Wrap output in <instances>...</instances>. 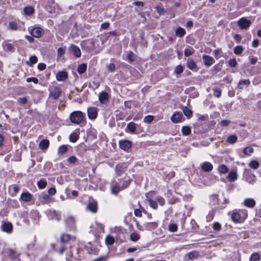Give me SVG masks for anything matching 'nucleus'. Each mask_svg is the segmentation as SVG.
I'll list each match as a JSON object with an SVG mask.
<instances>
[{
    "mask_svg": "<svg viewBox=\"0 0 261 261\" xmlns=\"http://www.w3.org/2000/svg\"><path fill=\"white\" fill-rule=\"evenodd\" d=\"M70 120L71 122L75 124H80L84 121V115L82 112L77 111L70 114Z\"/></svg>",
    "mask_w": 261,
    "mask_h": 261,
    "instance_id": "nucleus-1",
    "label": "nucleus"
},
{
    "mask_svg": "<svg viewBox=\"0 0 261 261\" xmlns=\"http://www.w3.org/2000/svg\"><path fill=\"white\" fill-rule=\"evenodd\" d=\"M48 90L49 91V97L55 100H57L61 95L62 90L58 86H50L49 87Z\"/></svg>",
    "mask_w": 261,
    "mask_h": 261,
    "instance_id": "nucleus-2",
    "label": "nucleus"
},
{
    "mask_svg": "<svg viewBox=\"0 0 261 261\" xmlns=\"http://www.w3.org/2000/svg\"><path fill=\"white\" fill-rule=\"evenodd\" d=\"M237 23L241 29L246 30L250 26L251 23L250 20L245 17H242L238 21Z\"/></svg>",
    "mask_w": 261,
    "mask_h": 261,
    "instance_id": "nucleus-3",
    "label": "nucleus"
},
{
    "mask_svg": "<svg viewBox=\"0 0 261 261\" xmlns=\"http://www.w3.org/2000/svg\"><path fill=\"white\" fill-rule=\"evenodd\" d=\"M88 118L91 120H94L97 116V110L95 107H89L87 109Z\"/></svg>",
    "mask_w": 261,
    "mask_h": 261,
    "instance_id": "nucleus-4",
    "label": "nucleus"
},
{
    "mask_svg": "<svg viewBox=\"0 0 261 261\" xmlns=\"http://www.w3.org/2000/svg\"><path fill=\"white\" fill-rule=\"evenodd\" d=\"M87 210L91 213H96L97 210V204L96 201L94 200H90L87 206Z\"/></svg>",
    "mask_w": 261,
    "mask_h": 261,
    "instance_id": "nucleus-5",
    "label": "nucleus"
},
{
    "mask_svg": "<svg viewBox=\"0 0 261 261\" xmlns=\"http://www.w3.org/2000/svg\"><path fill=\"white\" fill-rule=\"evenodd\" d=\"M202 59L204 65L207 67L211 66L215 62L214 58L208 55H203Z\"/></svg>",
    "mask_w": 261,
    "mask_h": 261,
    "instance_id": "nucleus-6",
    "label": "nucleus"
},
{
    "mask_svg": "<svg viewBox=\"0 0 261 261\" xmlns=\"http://www.w3.org/2000/svg\"><path fill=\"white\" fill-rule=\"evenodd\" d=\"M99 101L103 105H106L109 101V95L106 92H101L99 94Z\"/></svg>",
    "mask_w": 261,
    "mask_h": 261,
    "instance_id": "nucleus-7",
    "label": "nucleus"
},
{
    "mask_svg": "<svg viewBox=\"0 0 261 261\" xmlns=\"http://www.w3.org/2000/svg\"><path fill=\"white\" fill-rule=\"evenodd\" d=\"M43 32V30L40 27H35L32 29L31 34L33 37L39 38L40 37Z\"/></svg>",
    "mask_w": 261,
    "mask_h": 261,
    "instance_id": "nucleus-8",
    "label": "nucleus"
},
{
    "mask_svg": "<svg viewBox=\"0 0 261 261\" xmlns=\"http://www.w3.org/2000/svg\"><path fill=\"white\" fill-rule=\"evenodd\" d=\"M119 147L124 150H128L132 146V143L128 140H120L119 142Z\"/></svg>",
    "mask_w": 261,
    "mask_h": 261,
    "instance_id": "nucleus-9",
    "label": "nucleus"
},
{
    "mask_svg": "<svg viewBox=\"0 0 261 261\" xmlns=\"http://www.w3.org/2000/svg\"><path fill=\"white\" fill-rule=\"evenodd\" d=\"M70 51L72 53L75 57L79 58L81 56V50L79 47L74 44H71L69 47Z\"/></svg>",
    "mask_w": 261,
    "mask_h": 261,
    "instance_id": "nucleus-10",
    "label": "nucleus"
},
{
    "mask_svg": "<svg viewBox=\"0 0 261 261\" xmlns=\"http://www.w3.org/2000/svg\"><path fill=\"white\" fill-rule=\"evenodd\" d=\"M56 79L58 81H64L66 80L68 77V73L65 71H59L56 74Z\"/></svg>",
    "mask_w": 261,
    "mask_h": 261,
    "instance_id": "nucleus-11",
    "label": "nucleus"
},
{
    "mask_svg": "<svg viewBox=\"0 0 261 261\" xmlns=\"http://www.w3.org/2000/svg\"><path fill=\"white\" fill-rule=\"evenodd\" d=\"M202 170L204 172H210L213 169V165L208 162H205L201 165Z\"/></svg>",
    "mask_w": 261,
    "mask_h": 261,
    "instance_id": "nucleus-12",
    "label": "nucleus"
},
{
    "mask_svg": "<svg viewBox=\"0 0 261 261\" xmlns=\"http://www.w3.org/2000/svg\"><path fill=\"white\" fill-rule=\"evenodd\" d=\"M3 231L7 233H11L13 230L12 224L10 222H5L2 225Z\"/></svg>",
    "mask_w": 261,
    "mask_h": 261,
    "instance_id": "nucleus-13",
    "label": "nucleus"
},
{
    "mask_svg": "<svg viewBox=\"0 0 261 261\" xmlns=\"http://www.w3.org/2000/svg\"><path fill=\"white\" fill-rule=\"evenodd\" d=\"M187 67L191 70H196L197 68V64L196 62L192 58L188 59L186 63Z\"/></svg>",
    "mask_w": 261,
    "mask_h": 261,
    "instance_id": "nucleus-14",
    "label": "nucleus"
},
{
    "mask_svg": "<svg viewBox=\"0 0 261 261\" xmlns=\"http://www.w3.org/2000/svg\"><path fill=\"white\" fill-rule=\"evenodd\" d=\"M182 115L179 113H174L171 117V120L173 123H178L181 121Z\"/></svg>",
    "mask_w": 261,
    "mask_h": 261,
    "instance_id": "nucleus-15",
    "label": "nucleus"
},
{
    "mask_svg": "<svg viewBox=\"0 0 261 261\" xmlns=\"http://www.w3.org/2000/svg\"><path fill=\"white\" fill-rule=\"evenodd\" d=\"M136 130V125L133 122L128 123L125 128V131L130 133H134Z\"/></svg>",
    "mask_w": 261,
    "mask_h": 261,
    "instance_id": "nucleus-16",
    "label": "nucleus"
},
{
    "mask_svg": "<svg viewBox=\"0 0 261 261\" xmlns=\"http://www.w3.org/2000/svg\"><path fill=\"white\" fill-rule=\"evenodd\" d=\"M250 85V81L249 80H240L238 84V87L240 89H243L244 87H248Z\"/></svg>",
    "mask_w": 261,
    "mask_h": 261,
    "instance_id": "nucleus-17",
    "label": "nucleus"
},
{
    "mask_svg": "<svg viewBox=\"0 0 261 261\" xmlns=\"http://www.w3.org/2000/svg\"><path fill=\"white\" fill-rule=\"evenodd\" d=\"M231 217L233 221L235 222H239L241 220L240 214L237 210L232 212Z\"/></svg>",
    "mask_w": 261,
    "mask_h": 261,
    "instance_id": "nucleus-18",
    "label": "nucleus"
},
{
    "mask_svg": "<svg viewBox=\"0 0 261 261\" xmlns=\"http://www.w3.org/2000/svg\"><path fill=\"white\" fill-rule=\"evenodd\" d=\"M49 144V141L48 140L43 139L40 142L39 147L42 150H45L48 147Z\"/></svg>",
    "mask_w": 261,
    "mask_h": 261,
    "instance_id": "nucleus-19",
    "label": "nucleus"
},
{
    "mask_svg": "<svg viewBox=\"0 0 261 261\" xmlns=\"http://www.w3.org/2000/svg\"><path fill=\"white\" fill-rule=\"evenodd\" d=\"M237 171L234 170H231L227 176V178L230 181H234L237 179Z\"/></svg>",
    "mask_w": 261,
    "mask_h": 261,
    "instance_id": "nucleus-20",
    "label": "nucleus"
},
{
    "mask_svg": "<svg viewBox=\"0 0 261 261\" xmlns=\"http://www.w3.org/2000/svg\"><path fill=\"white\" fill-rule=\"evenodd\" d=\"M20 198L24 202H29L32 198V195L29 192H24L21 194Z\"/></svg>",
    "mask_w": 261,
    "mask_h": 261,
    "instance_id": "nucleus-21",
    "label": "nucleus"
},
{
    "mask_svg": "<svg viewBox=\"0 0 261 261\" xmlns=\"http://www.w3.org/2000/svg\"><path fill=\"white\" fill-rule=\"evenodd\" d=\"M244 204L249 207H253L255 204V200L252 198H247L244 201Z\"/></svg>",
    "mask_w": 261,
    "mask_h": 261,
    "instance_id": "nucleus-22",
    "label": "nucleus"
},
{
    "mask_svg": "<svg viewBox=\"0 0 261 261\" xmlns=\"http://www.w3.org/2000/svg\"><path fill=\"white\" fill-rule=\"evenodd\" d=\"M123 190L121 186L120 187L117 184H116L111 187V193L115 195H117L119 192Z\"/></svg>",
    "mask_w": 261,
    "mask_h": 261,
    "instance_id": "nucleus-23",
    "label": "nucleus"
},
{
    "mask_svg": "<svg viewBox=\"0 0 261 261\" xmlns=\"http://www.w3.org/2000/svg\"><path fill=\"white\" fill-rule=\"evenodd\" d=\"M186 34V31L184 29L178 27L175 30V34L177 36L179 37H183Z\"/></svg>",
    "mask_w": 261,
    "mask_h": 261,
    "instance_id": "nucleus-24",
    "label": "nucleus"
},
{
    "mask_svg": "<svg viewBox=\"0 0 261 261\" xmlns=\"http://www.w3.org/2000/svg\"><path fill=\"white\" fill-rule=\"evenodd\" d=\"M38 61V58L35 56H32L30 57L29 61L26 62V64L32 66V65L36 63Z\"/></svg>",
    "mask_w": 261,
    "mask_h": 261,
    "instance_id": "nucleus-25",
    "label": "nucleus"
},
{
    "mask_svg": "<svg viewBox=\"0 0 261 261\" xmlns=\"http://www.w3.org/2000/svg\"><path fill=\"white\" fill-rule=\"evenodd\" d=\"M87 69V64L85 63H82L79 65L77 67V72L80 74H82L86 71Z\"/></svg>",
    "mask_w": 261,
    "mask_h": 261,
    "instance_id": "nucleus-26",
    "label": "nucleus"
},
{
    "mask_svg": "<svg viewBox=\"0 0 261 261\" xmlns=\"http://www.w3.org/2000/svg\"><path fill=\"white\" fill-rule=\"evenodd\" d=\"M218 170L221 174H225L228 171V168L225 165L222 164L219 166Z\"/></svg>",
    "mask_w": 261,
    "mask_h": 261,
    "instance_id": "nucleus-27",
    "label": "nucleus"
},
{
    "mask_svg": "<svg viewBox=\"0 0 261 261\" xmlns=\"http://www.w3.org/2000/svg\"><path fill=\"white\" fill-rule=\"evenodd\" d=\"M186 255L188 256V258L192 260L194 259L197 258V257L198 256V253L196 251H191V252L187 253Z\"/></svg>",
    "mask_w": 261,
    "mask_h": 261,
    "instance_id": "nucleus-28",
    "label": "nucleus"
},
{
    "mask_svg": "<svg viewBox=\"0 0 261 261\" xmlns=\"http://www.w3.org/2000/svg\"><path fill=\"white\" fill-rule=\"evenodd\" d=\"M24 12L26 15H31L34 13V9L31 6L25 7L24 8Z\"/></svg>",
    "mask_w": 261,
    "mask_h": 261,
    "instance_id": "nucleus-29",
    "label": "nucleus"
},
{
    "mask_svg": "<svg viewBox=\"0 0 261 261\" xmlns=\"http://www.w3.org/2000/svg\"><path fill=\"white\" fill-rule=\"evenodd\" d=\"M71 239L70 235L68 234H63L60 238V241L62 243H67L69 242Z\"/></svg>",
    "mask_w": 261,
    "mask_h": 261,
    "instance_id": "nucleus-30",
    "label": "nucleus"
},
{
    "mask_svg": "<svg viewBox=\"0 0 261 261\" xmlns=\"http://www.w3.org/2000/svg\"><path fill=\"white\" fill-rule=\"evenodd\" d=\"M238 140V137L235 135H230L228 137L227 139V141L230 144H234Z\"/></svg>",
    "mask_w": 261,
    "mask_h": 261,
    "instance_id": "nucleus-31",
    "label": "nucleus"
},
{
    "mask_svg": "<svg viewBox=\"0 0 261 261\" xmlns=\"http://www.w3.org/2000/svg\"><path fill=\"white\" fill-rule=\"evenodd\" d=\"M191 130L190 127L187 126H182L181 133L184 136H188L191 134Z\"/></svg>",
    "mask_w": 261,
    "mask_h": 261,
    "instance_id": "nucleus-32",
    "label": "nucleus"
},
{
    "mask_svg": "<svg viewBox=\"0 0 261 261\" xmlns=\"http://www.w3.org/2000/svg\"><path fill=\"white\" fill-rule=\"evenodd\" d=\"M83 45H87L89 49H91L94 48V42L92 40H87L85 41H84L82 43Z\"/></svg>",
    "mask_w": 261,
    "mask_h": 261,
    "instance_id": "nucleus-33",
    "label": "nucleus"
},
{
    "mask_svg": "<svg viewBox=\"0 0 261 261\" xmlns=\"http://www.w3.org/2000/svg\"><path fill=\"white\" fill-rule=\"evenodd\" d=\"M182 111L188 118H190L192 115V111L187 107H183Z\"/></svg>",
    "mask_w": 261,
    "mask_h": 261,
    "instance_id": "nucleus-34",
    "label": "nucleus"
},
{
    "mask_svg": "<svg viewBox=\"0 0 261 261\" xmlns=\"http://www.w3.org/2000/svg\"><path fill=\"white\" fill-rule=\"evenodd\" d=\"M244 48L241 45H238L236 46L234 48V53L236 55H240L243 51Z\"/></svg>",
    "mask_w": 261,
    "mask_h": 261,
    "instance_id": "nucleus-35",
    "label": "nucleus"
},
{
    "mask_svg": "<svg viewBox=\"0 0 261 261\" xmlns=\"http://www.w3.org/2000/svg\"><path fill=\"white\" fill-rule=\"evenodd\" d=\"M194 53V49L190 47L189 48H186L184 50V55L186 57H189L192 55Z\"/></svg>",
    "mask_w": 261,
    "mask_h": 261,
    "instance_id": "nucleus-36",
    "label": "nucleus"
},
{
    "mask_svg": "<svg viewBox=\"0 0 261 261\" xmlns=\"http://www.w3.org/2000/svg\"><path fill=\"white\" fill-rule=\"evenodd\" d=\"M39 189H44L47 185V182L45 179H41L37 182Z\"/></svg>",
    "mask_w": 261,
    "mask_h": 261,
    "instance_id": "nucleus-37",
    "label": "nucleus"
},
{
    "mask_svg": "<svg viewBox=\"0 0 261 261\" xmlns=\"http://www.w3.org/2000/svg\"><path fill=\"white\" fill-rule=\"evenodd\" d=\"M249 166L251 168L256 169L259 167V163L257 161L252 160L249 163Z\"/></svg>",
    "mask_w": 261,
    "mask_h": 261,
    "instance_id": "nucleus-38",
    "label": "nucleus"
},
{
    "mask_svg": "<svg viewBox=\"0 0 261 261\" xmlns=\"http://www.w3.org/2000/svg\"><path fill=\"white\" fill-rule=\"evenodd\" d=\"M222 51L221 49H215L213 51V55L215 58L218 59L222 56Z\"/></svg>",
    "mask_w": 261,
    "mask_h": 261,
    "instance_id": "nucleus-39",
    "label": "nucleus"
},
{
    "mask_svg": "<svg viewBox=\"0 0 261 261\" xmlns=\"http://www.w3.org/2000/svg\"><path fill=\"white\" fill-rule=\"evenodd\" d=\"M259 255L257 252L253 253L250 258L249 261H259Z\"/></svg>",
    "mask_w": 261,
    "mask_h": 261,
    "instance_id": "nucleus-40",
    "label": "nucleus"
},
{
    "mask_svg": "<svg viewBox=\"0 0 261 261\" xmlns=\"http://www.w3.org/2000/svg\"><path fill=\"white\" fill-rule=\"evenodd\" d=\"M42 202L48 204L51 202V198L47 194H44L42 197Z\"/></svg>",
    "mask_w": 261,
    "mask_h": 261,
    "instance_id": "nucleus-41",
    "label": "nucleus"
},
{
    "mask_svg": "<svg viewBox=\"0 0 261 261\" xmlns=\"http://www.w3.org/2000/svg\"><path fill=\"white\" fill-rule=\"evenodd\" d=\"M247 181L249 184H253L256 180V177L253 174H250L246 177Z\"/></svg>",
    "mask_w": 261,
    "mask_h": 261,
    "instance_id": "nucleus-42",
    "label": "nucleus"
},
{
    "mask_svg": "<svg viewBox=\"0 0 261 261\" xmlns=\"http://www.w3.org/2000/svg\"><path fill=\"white\" fill-rule=\"evenodd\" d=\"M105 242L107 245H111L114 243V239L112 236H108L106 237Z\"/></svg>",
    "mask_w": 261,
    "mask_h": 261,
    "instance_id": "nucleus-43",
    "label": "nucleus"
},
{
    "mask_svg": "<svg viewBox=\"0 0 261 261\" xmlns=\"http://www.w3.org/2000/svg\"><path fill=\"white\" fill-rule=\"evenodd\" d=\"M253 152V148L250 147H245L243 150V153L247 155H250Z\"/></svg>",
    "mask_w": 261,
    "mask_h": 261,
    "instance_id": "nucleus-44",
    "label": "nucleus"
},
{
    "mask_svg": "<svg viewBox=\"0 0 261 261\" xmlns=\"http://www.w3.org/2000/svg\"><path fill=\"white\" fill-rule=\"evenodd\" d=\"M184 68L182 66L179 65L174 68V73L176 74H179L183 72Z\"/></svg>",
    "mask_w": 261,
    "mask_h": 261,
    "instance_id": "nucleus-45",
    "label": "nucleus"
},
{
    "mask_svg": "<svg viewBox=\"0 0 261 261\" xmlns=\"http://www.w3.org/2000/svg\"><path fill=\"white\" fill-rule=\"evenodd\" d=\"M67 151V147L65 145H62L58 148V153L63 154Z\"/></svg>",
    "mask_w": 261,
    "mask_h": 261,
    "instance_id": "nucleus-46",
    "label": "nucleus"
},
{
    "mask_svg": "<svg viewBox=\"0 0 261 261\" xmlns=\"http://www.w3.org/2000/svg\"><path fill=\"white\" fill-rule=\"evenodd\" d=\"M17 102L20 105H23L27 103L28 98L26 97H19L17 99Z\"/></svg>",
    "mask_w": 261,
    "mask_h": 261,
    "instance_id": "nucleus-47",
    "label": "nucleus"
},
{
    "mask_svg": "<svg viewBox=\"0 0 261 261\" xmlns=\"http://www.w3.org/2000/svg\"><path fill=\"white\" fill-rule=\"evenodd\" d=\"M4 48L7 51H14V47L10 43L5 44Z\"/></svg>",
    "mask_w": 261,
    "mask_h": 261,
    "instance_id": "nucleus-48",
    "label": "nucleus"
},
{
    "mask_svg": "<svg viewBox=\"0 0 261 261\" xmlns=\"http://www.w3.org/2000/svg\"><path fill=\"white\" fill-rule=\"evenodd\" d=\"M130 239L132 241L136 242L140 239V236L137 233H133L130 234Z\"/></svg>",
    "mask_w": 261,
    "mask_h": 261,
    "instance_id": "nucleus-49",
    "label": "nucleus"
},
{
    "mask_svg": "<svg viewBox=\"0 0 261 261\" xmlns=\"http://www.w3.org/2000/svg\"><path fill=\"white\" fill-rule=\"evenodd\" d=\"M214 93L213 94L214 96L216 97H220L221 95V90L217 88H213V89Z\"/></svg>",
    "mask_w": 261,
    "mask_h": 261,
    "instance_id": "nucleus-50",
    "label": "nucleus"
},
{
    "mask_svg": "<svg viewBox=\"0 0 261 261\" xmlns=\"http://www.w3.org/2000/svg\"><path fill=\"white\" fill-rule=\"evenodd\" d=\"M154 117L152 115H147L144 118V122L149 123L153 121Z\"/></svg>",
    "mask_w": 261,
    "mask_h": 261,
    "instance_id": "nucleus-51",
    "label": "nucleus"
},
{
    "mask_svg": "<svg viewBox=\"0 0 261 261\" xmlns=\"http://www.w3.org/2000/svg\"><path fill=\"white\" fill-rule=\"evenodd\" d=\"M78 138H79V137H78V135H77V134L74 133L71 134L70 135L69 139L71 142H75L77 140Z\"/></svg>",
    "mask_w": 261,
    "mask_h": 261,
    "instance_id": "nucleus-52",
    "label": "nucleus"
},
{
    "mask_svg": "<svg viewBox=\"0 0 261 261\" xmlns=\"http://www.w3.org/2000/svg\"><path fill=\"white\" fill-rule=\"evenodd\" d=\"M66 47H60L57 50L58 56L61 57L65 53Z\"/></svg>",
    "mask_w": 261,
    "mask_h": 261,
    "instance_id": "nucleus-53",
    "label": "nucleus"
},
{
    "mask_svg": "<svg viewBox=\"0 0 261 261\" xmlns=\"http://www.w3.org/2000/svg\"><path fill=\"white\" fill-rule=\"evenodd\" d=\"M168 227L171 232H175L177 229V226L174 223L169 224Z\"/></svg>",
    "mask_w": 261,
    "mask_h": 261,
    "instance_id": "nucleus-54",
    "label": "nucleus"
},
{
    "mask_svg": "<svg viewBox=\"0 0 261 261\" xmlns=\"http://www.w3.org/2000/svg\"><path fill=\"white\" fill-rule=\"evenodd\" d=\"M127 59L130 62H132L133 61H134L135 60V55H134V54L130 51L128 55H127Z\"/></svg>",
    "mask_w": 261,
    "mask_h": 261,
    "instance_id": "nucleus-55",
    "label": "nucleus"
},
{
    "mask_svg": "<svg viewBox=\"0 0 261 261\" xmlns=\"http://www.w3.org/2000/svg\"><path fill=\"white\" fill-rule=\"evenodd\" d=\"M148 203L149 205L153 208V209H156L158 207V204L156 201L152 200L151 199H148Z\"/></svg>",
    "mask_w": 261,
    "mask_h": 261,
    "instance_id": "nucleus-56",
    "label": "nucleus"
},
{
    "mask_svg": "<svg viewBox=\"0 0 261 261\" xmlns=\"http://www.w3.org/2000/svg\"><path fill=\"white\" fill-rule=\"evenodd\" d=\"M229 65L231 67H234L237 65V62L235 58L231 59L228 62Z\"/></svg>",
    "mask_w": 261,
    "mask_h": 261,
    "instance_id": "nucleus-57",
    "label": "nucleus"
},
{
    "mask_svg": "<svg viewBox=\"0 0 261 261\" xmlns=\"http://www.w3.org/2000/svg\"><path fill=\"white\" fill-rule=\"evenodd\" d=\"M9 25L12 30H17L18 29L17 24L16 22L11 21L9 23Z\"/></svg>",
    "mask_w": 261,
    "mask_h": 261,
    "instance_id": "nucleus-58",
    "label": "nucleus"
},
{
    "mask_svg": "<svg viewBox=\"0 0 261 261\" xmlns=\"http://www.w3.org/2000/svg\"><path fill=\"white\" fill-rule=\"evenodd\" d=\"M213 228L216 231H220L221 229V225L218 222H215L213 224Z\"/></svg>",
    "mask_w": 261,
    "mask_h": 261,
    "instance_id": "nucleus-59",
    "label": "nucleus"
},
{
    "mask_svg": "<svg viewBox=\"0 0 261 261\" xmlns=\"http://www.w3.org/2000/svg\"><path fill=\"white\" fill-rule=\"evenodd\" d=\"M133 5L138 7L140 10H142V8L144 6V3L141 1L135 2L133 3Z\"/></svg>",
    "mask_w": 261,
    "mask_h": 261,
    "instance_id": "nucleus-60",
    "label": "nucleus"
},
{
    "mask_svg": "<svg viewBox=\"0 0 261 261\" xmlns=\"http://www.w3.org/2000/svg\"><path fill=\"white\" fill-rule=\"evenodd\" d=\"M156 200L161 206H163L165 204V199L161 196L156 197Z\"/></svg>",
    "mask_w": 261,
    "mask_h": 261,
    "instance_id": "nucleus-61",
    "label": "nucleus"
},
{
    "mask_svg": "<svg viewBox=\"0 0 261 261\" xmlns=\"http://www.w3.org/2000/svg\"><path fill=\"white\" fill-rule=\"evenodd\" d=\"M67 161L70 164H74L77 161V159L75 156H71L68 158Z\"/></svg>",
    "mask_w": 261,
    "mask_h": 261,
    "instance_id": "nucleus-62",
    "label": "nucleus"
},
{
    "mask_svg": "<svg viewBox=\"0 0 261 261\" xmlns=\"http://www.w3.org/2000/svg\"><path fill=\"white\" fill-rule=\"evenodd\" d=\"M230 123V121L228 120H223L221 121L220 124L222 126H228Z\"/></svg>",
    "mask_w": 261,
    "mask_h": 261,
    "instance_id": "nucleus-63",
    "label": "nucleus"
},
{
    "mask_svg": "<svg viewBox=\"0 0 261 261\" xmlns=\"http://www.w3.org/2000/svg\"><path fill=\"white\" fill-rule=\"evenodd\" d=\"M134 215L136 217H142V211L138 208L135 209L134 211Z\"/></svg>",
    "mask_w": 261,
    "mask_h": 261,
    "instance_id": "nucleus-64",
    "label": "nucleus"
}]
</instances>
